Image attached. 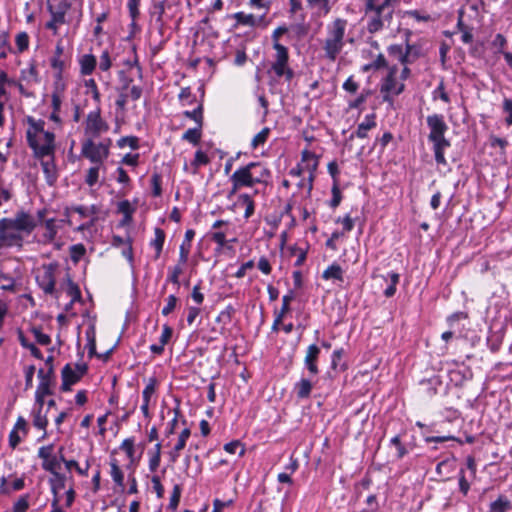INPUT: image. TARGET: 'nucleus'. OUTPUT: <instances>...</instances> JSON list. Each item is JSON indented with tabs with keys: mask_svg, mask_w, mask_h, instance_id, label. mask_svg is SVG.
Masks as SVG:
<instances>
[{
	"mask_svg": "<svg viewBox=\"0 0 512 512\" xmlns=\"http://www.w3.org/2000/svg\"><path fill=\"white\" fill-rule=\"evenodd\" d=\"M406 39H405V49L411 56L412 60L415 62L419 58L424 56L423 47L420 43H410L409 37L411 35V31L407 30L405 32Z\"/></svg>",
	"mask_w": 512,
	"mask_h": 512,
	"instance_id": "nucleus-24",
	"label": "nucleus"
},
{
	"mask_svg": "<svg viewBox=\"0 0 512 512\" xmlns=\"http://www.w3.org/2000/svg\"><path fill=\"white\" fill-rule=\"evenodd\" d=\"M61 378V390L68 392L71 390L72 385L80 381L82 376L72 368L71 364H66L61 371Z\"/></svg>",
	"mask_w": 512,
	"mask_h": 512,
	"instance_id": "nucleus-18",
	"label": "nucleus"
},
{
	"mask_svg": "<svg viewBox=\"0 0 512 512\" xmlns=\"http://www.w3.org/2000/svg\"><path fill=\"white\" fill-rule=\"evenodd\" d=\"M270 135V128L268 127H264L259 133H257L252 141H251V146L253 149H256L258 146L260 145H263L268 137Z\"/></svg>",
	"mask_w": 512,
	"mask_h": 512,
	"instance_id": "nucleus-38",
	"label": "nucleus"
},
{
	"mask_svg": "<svg viewBox=\"0 0 512 512\" xmlns=\"http://www.w3.org/2000/svg\"><path fill=\"white\" fill-rule=\"evenodd\" d=\"M276 51L271 69L277 77H285L286 81H291L294 77V71L289 67V51L288 48L281 43L273 45Z\"/></svg>",
	"mask_w": 512,
	"mask_h": 512,
	"instance_id": "nucleus-5",
	"label": "nucleus"
},
{
	"mask_svg": "<svg viewBox=\"0 0 512 512\" xmlns=\"http://www.w3.org/2000/svg\"><path fill=\"white\" fill-rule=\"evenodd\" d=\"M67 294L71 297V303L81 299V291L76 283L70 277L67 278Z\"/></svg>",
	"mask_w": 512,
	"mask_h": 512,
	"instance_id": "nucleus-41",
	"label": "nucleus"
},
{
	"mask_svg": "<svg viewBox=\"0 0 512 512\" xmlns=\"http://www.w3.org/2000/svg\"><path fill=\"white\" fill-rule=\"evenodd\" d=\"M70 212L78 213L81 217H88L92 216L91 220L88 223L82 224L79 226V230L89 229L90 227L94 226L97 217L96 215L99 213V207L97 205H91L90 207H85L82 205H74L71 207H66L64 210V214L66 216L70 215Z\"/></svg>",
	"mask_w": 512,
	"mask_h": 512,
	"instance_id": "nucleus-10",
	"label": "nucleus"
},
{
	"mask_svg": "<svg viewBox=\"0 0 512 512\" xmlns=\"http://www.w3.org/2000/svg\"><path fill=\"white\" fill-rule=\"evenodd\" d=\"M343 355H344L343 348L336 349L333 351V353L331 355V368L333 370H336L339 367L344 368V364H341Z\"/></svg>",
	"mask_w": 512,
	"mask_h": 512,
	"instance_id": "nucleus-53",
	"label": "nucleus"
},
{
	"mask_svg": "<svg viewBox=\"0 0 512 512\" xmlns=\"http://www.w3.org/2000/svg\"><path fill=\"white\" fill-rule=\"evenodd\" d=\"M364 13L368 18L366 28L371 34L383 30L386 25L390 24L393 18L392 12L382 5L364 8Z\"/></svg>",
	"mask_w": 512,
	"mask_h": 512,
	"instance_id": "nucleus-4",
	"label": "nucleus"
},
{
	"mask_svg": "<svg viewBox=\"0 0 512 512\" xmlns=\"http://www.w3.org/2000/svg\"><path fill=\"white\" fill-rule=\"evenodd\" d=\"M165 0H161L159 2H155L150 10V15L152 18L156 20V23L159 26H163V14L165 12Z\"/></svg>",
	"mask_w": 512,
	"mask_h": 512,
	"instance_id": "nucleus-34",
	"label": "nucleus"
},
{
	"mask_svg": "<svg viewBox=\"0 0 512 512\" xmlns=\"http://www.w3.org/2000/svg\"><path fill=\"white\" fill-rule=\"evenodd\" d=\"M390 445L394 446L396 448V450H397L396 458L398 460L402 459L408 453V450L402 444L399 435H395L394 437L391 438Z\"/></svg>",
	"mask_w": 512,
	"mask_h": 512,
	"instance_id": "nucleus-43",
	"label": "nucleus"
},
{
	"mask_svg": "<svg viewBox=\"0 0 512 512\" xmlns=\"http://www.w3.org/2000/svg\"><path fill=\"white\" fill-rule=\"evenodd\" d=\"M117 145L120 148L129 146L131 149L135 150V149H138V147H139V139L135 136H125V137L120 138L117 141Z\"/></svg>",
	"mask_w": 512,
	"mask_h": 512,
	"instance_id": "nucleus-46",
	"label": "nucleus"
},
{
	"mask_svg": "<svg viewBox=\"0 0 512 512\" xmlns=\"http://www.w3.org/2000/svg\"><path fill=\"white\" fill-rule=\"evenodd\" d=\"M208 163H209L208 156L200 150L196 151L194 159L191 163V166L193 167L192 173L196 174L198 172L199 166L206 165Z\"/></svg>",
	"mask_w": 512,
	"mask_h": 512,
	"instance_id": "nucleus-39",
	"label": "nucleus"
},
{
	"mask_svg": "<svg viewBox=\"0 0 512 512\" xmlns=\"http://www.w3.org/2000/svg\"><path fill=\"white\" fill-rule=\"evenodd\" d=\"M376 127L375 114H368L365 116V120L360 123L354 133L349 137L352 140L355 136L358 138H366L367 132Z\"/></svg>",
	"mask_w": 512,
	"mask_h": 512,
	"instance_id": "nucleus-21",
	"label": "nucleus"
},
{
	"mask_svg": "<svg viewBox=\"0 0 512 512\" xmlns=\"http://www.w3.org/2000/svg\"><path fill=\"white\" fill-rule=\"evenodd\" d=\"M110 475L115 482V484L120 488L121 491H124L125 485H124V473L121 470V468L118 465V462L116 459H112L110 461Z\"/></svg>",
	"mask_w": 512,
	"mask_h": 512,
	"instance_id": "nucleus-26",
	"label": "nucleus"
},
{
	"mask_svg": "<svg viewBox=\"0 0 512 512\" xmlns=\"http://www.w3.org/2000/svg\"><path fill=\"white\" fill-rule=\"evenodd\" d=\"M183 115L194 120L200 127H203V105L201 103L192 111H184Z\"/></svg>",
	"mask_w": 512,
	"mask_h": 512,
	"instance_id": "nucleus-36",
	"label": "nucleus"
},
{
	"mask_svg": "<svg viewBox=\"0 0 512 512\" xmlns=\"http://www.w3.org/2000/svg\"><path fill=\"white\" fill-rule=\"evenodd\" d=\"M13 230H15V228L12 225V218L0 219V243L2 247L11 245L15 240L20 238Z\"/></svg>",
	"mask_w": 512,
	"mask_h": 512,
	"instance_id": "nucleus-15",
	"label": "nucleus"
},
{
	"mask_svg": "<svg viewBox=\"0 0 512 512\" xmlns=\"http://www.w3.org/2000/svg\"><path fill=\"white\" fill-rule=\"evenodd\" d=\"M181 492H182L181 486L179 484L174 485L173 491H172V494L170 497V502H169L170 509L175 510L178 507L179 502H180Z\"/></svg>",
	"mask_w": 512,
	"mask_h": 512,
	"instance_id": "nucleus-52",
	"label": "nucleus"
},
{
	"mask_svg": "<svg viewBox=\"0 0 512 512\" xmlns=\"http://www.w3.org/2000/svg\"><path fill=\"white\" fill-rule=\"evenodd\" d=\"M503 112L506 114L505 122L507 125H512V99L505 98L503 100Z\"/></svg>",
	"mask_w": 512,
	"mask_h": 512,
	"instance_id": "nucleus-60",
	"label": "nucleus"
},
{
	"mask_svg": "<svg viewBox=\"0 0 512 512\" xmlns=\"http://www.w3.org/2000/svg\"><path fill=\"white\" fill-rule=\"evenodd\" d=\"M239 200L242 201L246 205L244 217L246 219L250 218L254 214V211H255V204H254L252 197L249 194L244 193L239 196Z\"/></svg>",
	"mask_w": 512,
	"mask_h": 512,
	"instance_id": "nucleus-37",
	"label": "nucleus"
},
{
	"mask_svg": "<svg viewBox=\"0 0 512 512\" xmlns=\"http://www.w3.org/2000/svg\"><path fill=\"white\" fill-rule=\"evenodd\" d=\"M19 341L24 348L30 350L31 354L37 359H43V354L39 348L33 343H30L22 333L19 334Z\"/></svg>",
	"mask_w": 512,
	"mask_h": 512,
	"instance_id": "nucleus-40",
	"label": "nucleus"
},
{
	"mask_svg": "<svg viewBox=\"0 0 512 512\" xmlns=\"http://www.w3.org/2000/svg\"><path fill=\"white\" fill-rule=\"evenodd\" d=\"M231 182H235L236 187H252L254 186L253 178L248 168V164L234 171L230 177Z\"/></svg>",
	"mask_w": 512,
	"mask_h": 512,
	"instance_id": "nucleus-16",
	"label": "nucleus"
},
{
	"mask_svg": "<svg viewBox=\"0 0 512 512\" xmlns=\"http://www.w3.org/2000/svg\"><path fill=\"white\" fill-rule=\"evenodd\" d=\"M321 350L316 344H311L306 350L304 358V367L307 369L310 376H317L319 374L318 361Z\"/></svg>",
	"mask_w": 512,
	"mask_h": 512,
	"instance_id": "nucleus-12",
	"label": "nucleus"
},
{
	"mask_svg": "<svg viewBox=\"0 0 512 512\" xmlns=\"http://www.w3.org/2000/svg\"><path fill=\"white\" fill-rule=\"evenodd\" d=\"M111 140L95 144L92 139H87L82 144L81 153L92 163L101 164L109 155V146Z\"/></svg>",
	"mask_w": 512,
	"mask_h": 512,
	"instance_id": "nucleus-7",
	"label": "nucleus"
},
{
	"mask_svg": "<svg viewBox=\"0 0 512 512\" xmlns=\"http://www.w3.org/2000/svg\"><path fill=\"white\" fill-rule=\"evenodd\" d=\"M194 236H195V231L193 229L186 230L184 241L182 242V244L180 245V248H179V260L178 261L180 264H186L188 257H189V253H190L191 241L193 240Z\"/></svg>",
	"mask_w": 512,
	"mask_h": 512,
	"instance_id": "nucleus-22",
	"label": "nucleus"
},
{
	"mask_svg": "<svg viewBox=\"0 0 512 512\" xmlns=\"http://www.w3.org/2000/svg\"><path fill=\"white\" fill-rule=\"evenodd\" d=\"M54 272L55 268L52 265L44 266L43 271L36 276V282L45 294L55 295L58 298Z\"/></svg>",
	"mask_w": 512,
	"mask_h": 512,
	"instance_id": "nucleus-9",
	"label": "nucleus"
},
{
	"mask_svg": "<svg viewBox=\"0 0 512 512\" xmlns=\"http://www.w3.org/2000/svg\"><path fill=\"white\" fill-rule=\"evenodd\" d=\"M331 192H332V199L330 200V207L336 208L339 206V204L341 203V200H342V194L339 189L338 181H335V183H333Z\"/></svg>",
	"mask_w": 512,
	"mask_h": 512,
	"instance_id": "nucleus-51",
	"label": "nucleus"
},
{
	"mask_svg": "<svg viewBox=\"0 0 512 512\" xmlns=\"http://www.w3.org/2000/svg\"><path fill=\"white\" fill-rule=\"evenodd\" d=\"M85 87L91 91L92 98L99 103L100 102V92L98 90L97 84L94 79H88L85 81Z\"/></svg>",
	"mask_w": 512,
	"mask_h": 512,
	"instance_id": "nucleus-59",
	"label": "nucleus"
},
{
	"mask_svg": "<svg viewBox=\"0 0 512 512\" xmlns=\"http://www.w3.org/2000/svg\"><path fill=\"white\" fill-rule=\"evenodd\" d=\"M397 85L396 78H392V76H386L381 85V93L383 94L382 98L384 102H393L392 95L394 93L395 87Z\"/></svg>",
	"mask_w": 512,
	"mask_h": 512,
	"instance_id": "nucleus-23",
	"label": "nucleus"
},
{
	"mask_svg": "<svg viewBox=\"0 0 512 512\" xmlns=\"http://www.w3.org/2000/svg\"><path fill=\"white\" fill-rule=\"evenodd\" d=\"M295 295L293 291H289L286 295L282 298V307L277 314L284 317V315L289 312L290 310V302L294 299Z\"/></svg>",
	"mask_w": 512,
	"mask_h": 512,
	"instance_id": "nucleus-54",
	"label": "nucleus"
},
{
	"mask_svg": "<svg viewBox=\"0 0 512 512\" xmlns=\"http://www.w3.org/2000/svg\"><path fill=\"white\" fill-rule=\"evenodd\" d=\"M322 278L325 280H343V270L338 264H332L329 267H327L326 270H324L322 274Z\"/></svg>",
	"mask_w": 512,
	"mask_h": 512,
	"instance_id": "nucleus-30",
	"label": "nucleus"
},
{
	"mask_svg": "<svg viewBox=\"0 0 512 512\" xmlns=\"http://www.w3.org/2000/svg\"><path fill=\"white\" fill-rule=\"evenodd\" d=\"M29 494L22 495L13 505V512H27L29 508Z\"/></svg>",
	"mask_w": 512,
	"mask_h": 512,
	"instance_id": "nucleus-47",
	"label": "nucleus"
},
{
	"mask_svg": "<svg viewBox=\"0 0 512 512\" xmlns=\"http://www.w3.org/2000/svg\"><path fill=\"white\" fill-rule=\"evenodd\" d=\"M190 435H191V431L189 428H185L182 430V432L180 433V435L178 437V441L175 444L176 450H183L185 448L186 442H187L188 438L190 437Z\"/></svg>",
	"mask_w": 512,
	"mask_h": 512,
	"instance_id": "nucleus-64",
	"label": "nucleus"
},
{
	"mask_svg": "<svg viewBox=\"0 0 512 512\" xmlns=\"http://www.w3.org/2000/svg\"><path fill=\"white\" fill-rule=\"evenodd\" d=\"M155 238L151 241L150 245L155 248V259L159 258L165 242V232L159 227L154 230Z\"/></svg>",
	"mask_w": 512,
	"mask_h": 512,
	"instance_id": "nucleus-29",
	"label": "nucleus"
},
{
	"mask_svg": "<svg viewBox=\"0 0 512 512\" xmlns=\"http://www.w3.org/2000/svg\"><path fill=\"white\" fill-rule=\"evenodd\" d=\"M45 233L43 234V239L45 242H52L58 232V227L56 225V219L50 218L44 221Z\"/></svg>",
	"mask_w": 512,
	"mask_h": 512,
	"instance_id": "nucleus-27",
	"label": "nucleus"
},
{
	"mask_svg": "<svg viewBox=\"0 0 512 512\" xmlns=\"http://www.w3.org/2000/svg\"><path fill=\"white\" fill-rule=\"evenodd\" d=\"M156 379L151 378L149 383L145 386L142 397L143 402H150L152 395L155 393Z\"/></svg>",
	"mask_w": 512,
	"mask_h": 512,
	"instance_id": "nucleus-56",
	"label": "nucleus"
},
{
	"mask_svg": "<svg viewBox=\"0 0 512 512\" xmlns=\"http://www.w3.org/2000/svg\"><path fill=\"white\" fill-rule=\"evenodd\" d=\"M79 64L81 74L90 75L97 65L96 57L92 54H85L80 58Z\"/></svg>",
	"mask_w": 512,
	"mask_h": 512,
	"instance_id": "nucleus-25",
	"label": "nucleus"
},
{
	"mask_svg": "<svg viewBox=\"0 0 512 512\" xmlns=\"http://www.w3.org/2000/svg\"><path fill=\"white\" fill-rule=\"evenodd\" d=\"M39 159L41 160V166L45 176L46 183L49 186H53L58 179V171L55 164L54 154L46 155L45 157Z\"/></svg>",
	"mask_w": 512,
	"mask_h": 512,
	"instance_id": "nucleus-14",
	"label": "nucleus"
},
{
	"mask_svg": "<svg viewBox=\"0 0 512 512\" xmlns=\"http://www.w3.org/2000/svg\"><path fill=\"white\" fill-rule=\"evenodd\" d=\"M60 467L59 460L55 456H51L48 460L43 461L42 468L45 471L50 472L54 475L57 472V469Z\"/></svg>",
	"mask_w": 512,
	"mask_h": 512,
	"instance_id": "nucleus-50",
	"label": "nucleus"
},
{
	"mask_svg": "<svg viewBox=\"0 0 512 512\" xmlns=\"http://www.w3.org/2000/svg\"><path fill=\"white\" fill-rule=\"evenodd\" d=\"M307 7L315 11L318 17L327 16L332 9L330 0H306Z\"/></svg>",
	"mask_w": 512,
	"mask_h": 512,
	"instance_id": "nucleus-20",
	"label": "nucleus"
},
{
	"mask_svg": "<svg viewBox=\"0 0 512 512\" xmlns=\"http://www.w3.org/2000/svg\"><path fill=\"white\" fill-rule=\"evenodd\" d=\"M27 122L30 128L26 132L27 143L33 150L35 158H43L46 155L55 154V135L50 131H45V122L36 121L29 116Z\"/></svg>",
	"mask_w": 512,
	"mask_h": 512,
	"instance_id": "nucleus-2",
	"label": "nucleus"
},
{
	"mask_svg": "<svg viewBox=\"0 0 512 512\" xmlns=\"http://www.w3.org/2000/svg\"><path fill=\"white\" fill-rule=\"evenodd\" d=\"M98 177H99V167L98 166L91 167V168H89V170L87 172L85 182L89 186H93L97 183Z\"/></svg>",
	"mask_w": 512,
	"mask_h": 512,
	"instance_id": "nucleus-61",
	"label": "nucleus"
},
{
	"mask_svg": "<svg viewBox=\"0 0 512 512\" xmlns=\"http://www.w3.org/2000/svg\"><path fill=\"white\" fill-rule=\"evenodd\" d=\"M86 253V248L83 244H75L70 247V257L74 263H77Z\"/></svg>",
	"mask_w": 512,
	"mask_h": 512,
	"instance_id": "nucleus-44",
	"label": "nucleus"
},
{
	"mask_svg": "<svg viewBox=\"0 0 512 512\" xmlns=\"http://www.w3.org/2000/svg\"><path fill=\"white\" fill-rule=\"evenodd\" d=\"M254 185L255 184H266L271 176L269 169L261 162H250L248 163Z\"/></svg>",
	"mask_w": 512,
	"mask_h": 512,
	"instance_id": "nucleus-17",
	"label": "nucleus"
},
{
	"mask_svg": "<svg viewBox=\"0 0 512 512\" xmlns=\"http://www.w3.org/2000/svg\"><path fill=\"white\" fill-rule=\"evenodd\" d=\"M108 130L109 125L102 119L100 107L88 113L85 121V133L87 135L92 138H97Z\"/></svg>",
	"mask_w": 512,
	"mask_h": 512,
	"instance_id": "nucleus-8",
	"label": "nucleus"
},
{
	"mask_svg": "<svg viewBox=\"0 0 512 512\" xmlns=\"http://www.w3.org/2000/svg\"><path fill=\"white\" fill-rule=\"evenodd\" d=\"M32 332H33V334H34V337H35L36 341H37L40 345H44V346H45V345L50 344V342H51V338H50V336H49V335H47V334H45V333H43V332L41 331V329H39V328H33V329H32Z\"/></svg>",
	"mask_w": 512,
	"mask_h": 512,
	"instance_id": "nucleus-63",
	"label": "nucleus"
},
{
	"mask_svg": "<svg viewBox=\"0 0 512 512\" xmlns=\"http://www.w3.org/2000/svg\"><path fill=\"white\" fill-rule=\"evenodd\" d=\"M427 126L430 129L428 140L433 144L442 143V145H450V141L445 138L448 131V125L441 114H432L426 118Z\"/></svg>",
	"mask_w": 512,
	"mask_h": 512,
	"instance_id": "nucleus-6",
	"label": "nucleus"
},
{
	"mask_svg": "<svg viewBox=\"0 0 512 512\" xmlns=\"http://www.w3.org/2000/svg\"><path fill=\"white\" fill-rule=\"evenodd\" d=\"M384 280L386 282L389 281L387 288L384 290V295L390 298L396 293V286L399 283L400 275L396 272H390L384 277Z\"/></svg>",
	"mask_w": 512,
	"mask_h": 512,
	"instance_id": "nucleus-28",
	"label": "nucleus"
},
{
	"mask_svg": "<svg viewBox=\"0 0 512 512\" xmlns=\"http://www.w3.org/2000/svg\"><path fill=\"white\" fill-rule=\"evenodd\" d=\"M347 19L336 17L326 25L325 37L321 41L324 58L334 62L343 51L346 43L354 44V38L346 33Z\"/></svg>",
	"mask_w": 512,
	"mask_h": 512,
	"instance_id": "nucleus-1",
	"label": "nucleus"
},
{
	"mask_svg": "<svg viewBox=\"0 0 512 512\" xmlns=\"http://www.w3.org/2000/svg\"><path fill=\"white\" fill-rule=\"evenodd\" d=\"M118 212L124 214L125 219L130 220L133 208L131 207V204L128 200H123L118 203Z\"/></svg>",
	"mask_w": 512,
	"mask_h": 512,
	"instance_id": "nucleus-58",
	"label": "nucleus"
},
{
	"mask_svg": "<svg viewBox=\"0 0 512 512\" xmlns=\"http://www.w3.org/2000/svg\"><path fill=\"white\" fill-rule=\"evenodd\" d=\"M12 225L16 231L31 233L37 226L34 218L25 211H18L12 219Z\"/></svg>",
	"mask_w": 512,
	"mask_h": 512,
	"instance_id": "nucleus-13",
	"label": "nucleus"
},
{
	"mask_svg": "<svg viewBox=\"0 0 512 512\" xmlns=\"http://www.w3.org/2000/svg\"><path fill=\"white\" fill-rule=\"evenodd\" d=\"M511 508V502L505 496L500 495L490 504L489 512H506Z\"/></svg>",
	"mask_w": 512,
	"mask_h": 512,
	"instance_id": "nucleus-31",
	"label": "nucleus"
},
{
	"mask_svg": "<svg viewBox=\"0 0 512 512\" xmlns=\"http://www.w3.org/2000/svg\"><path fill=\"white\" fill-rule=\"evenodd\" d=\"M182 265L183 264L179 263L178 265L169 269V275H168L167 281H169L177 286L180 285L179 276L183 272Z\"/></svg>",
	"mask_w": 512,
	"mask_h": 512,
	"instance_id": "nucleus-49",
	"label": "nucleus"
},
{
	"mask_svg": "<svg viewBox=\"0 0 512 512\" xmlns=\"http://www.w3.org/2000/svg\"><path fill=\"white\" fill-rule=\"evenodd\" d=\"M66 477L63 474L55 473L52 478H50L49 482L51 485V491L54 497H58V493L60 490L65 488Z\"/></svg>",
	"mask_w": 512,
	"mask_h": 512,
	"instance_id": "nucleus-33",
	"label": "nucleus"
},
{
	"mask_svg": "<svg viewBox=\"0 0 512 512\" xmlns=\"http://www.w3.org/2000/svg\"><path fill=\"white\" fill-rule=\"evenodd\" d=\"M0 287L5 291L15 290V280L8 274L0 273Z\"/></svg>",
	"mask_w": 512,
	"mask_h": 512,
	"instance_id": "nucleus-45",
	"label": "nucleus"
},
{
	"mask_svg": "<svg viewBox=\"0 0 512 512\" xmlns=\"http://www.w3.org/2000/svg\"><path fill=\"white\" fill-rule=\"evenodd\" d=\"M202 136V127L197 125L195 128H190L182 135V140H185L193 145H197L200 142Z\"/></svg>",
	"mask_w": 512,
	"mask_h": 512,
	"instance_id": "nucleus-32",
	"label": "nucleus"
},
{
	"mask_svg": "<svg viewBox=\"0 0 512 512\" xmlns=\"http://www.w3.org/2000/svg\"><path fill=\"white\" fill-rule=\"evenodd\" d=\"M315 376L302 377L298 382L294 384L293 391L297 398L306 399L310 396L313 386L316 381L313 380Z\"/></svg>",
	"mask_w": 512,
	"mask_h": 512,
	"instance_id": "nucleus-19",
	"label": "nucleus"
},
{
	"mask_svg": "<svg viewBox=\"0 0 512 512\" xmlns=\"http://www.w3.org/2000/svg\"><path fill=\"white\" fill-rule=\"evenodd\" d=\"M152 194L155 197H159L162 194L161 188V176L158 173H154L151 176Z\"/></svg>",
	"mask_w": 512,
	"mask_h": 512,
	"instance_id": "nucleus-57",
	"label": "nucleus"
},
{
	"mask_svg": "<svg viewBox=\"0 0 512 512\" xmlns=\"http://www.w3.org/2000/svg\"><path fill=\"white\" fill-rule=\"evenodd\" d=\"M450 147V145H442V143L433 144V151L435 156V161L437 164L446 165V159L444 156L445 149Z\"/></svg>",
	"mask_w": 512,
	"mask_h": 512,
	"instance_id": "nucleus-42",
	"label": "nucleus"
},
{
	"mask_svg": "<svg viewBox=\"0 0 512 512\" xmlns=\"http://www.w3.org/2000/svg\"><path fill=\"white\" fill-rule=\"evenodd\" d=\"M33 425L38 428L45 430L48 425V420L46 415H42L40 410L34 412Z\"/></svg>",
	"mask_w": 512,
	"mask_h": 512,
	"instance_id": "nucleus-55",
	"label": "nucleus"
},
{
	"mask_svg": "<svg viewBox=\"0 0 512 512\" xmlns=\"http://www.w3.org/2000/svg\"><path fill=\"white\" fill-rule=\"evenodd\" d=\"M15 41H16V46H17L18 52L22 53L28 49L29 36L26 32L18 33Z\"/></svg>",
	"mask_w": 512,
	"mask_h": 512,
	"instance_id": "nucleus-48",
	"label": "nucleus"
},
{
	"mask_svg": "<svg viewBox=\"0 0 512 512\" xmlns=\"http://www.w3.org/2000/svg\"><path fill=\"white\" fill-rule=\"evenodd\" d=\"M120 448L125 451L128 458L132 459L134 457L135 449H134V439L133 438H126Z\"/></svg>",
	"mask_w": 512,
	"mask_h": 512,
	"instance_id": "nucleus-62",
	"label": "nucleus"
},
{
	"mask_svg": "<svg viewBox=\"0 0 512 512\" xmlns=\"http://www.w3.org/2000/svg\"><path fill=\"white\" fill-rule=\"evenodd\" d=\"M84 0H47V10L50 13V20L45 24V28L51 30L54 35L58 34L60 25L68 23L66 19L67 12L74 6L82 9Z\"/></svg>",
	"mask_w": 512,
	"mask_h": 512,
	"instance_id": "nucleus-3",
	"label": "nucleus"
},
{
	"mask_svg": "<svg viewBox=\"0 0 512 512\" xmlns=\"http://www.w3.org/2000/svg\"><path fill=\"white\" fill-rule=\"evenodd\" d=\"M39 384L37 389L43 390L46 393H54L56 386V374L54 367L40 368L37 373Z\"/></svg>",
	"mask_w": 512,
	"mask_h": 512,
	"instance_id": "nucleus-11",
	"label": "nucleus"
},
{
	"mask_svg": "<svg viewBox=\"0 0 512 512\" xmlns=\"http://www.w3.org/2000/svg\"><path fill=\"white\" fill-rule=\"evenodd\" d=\"M233 18L240 25L254 27L258 21L253 14H245L244 12H237L233 15Z\"/></svg>",
	"mask_w": 512,
	"mask_h": 512,
	"instance_id": "nucleus-35",
	"label": "nucleus"
}]
</instances>
